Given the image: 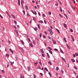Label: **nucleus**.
<instances>
[{
	"mask_svg": "<svg viewBox=\"0 0 78 78\" xmlns=\"http://www.w3.org/2000/svg\"><path fill=\"white\" fill-rule=\"evenodd\" d=\"M19 48H20V49L21 51H22L23 52L24 50L23 49V48L22 47H21L20 46H19Z\"/></svg>",
	"mask_w": 78,
	"mask_h": 78,
	"instance_id": "1",
	"label": "nucleus"
},
{
	"mask_svg": "<svg viewBox=\"0 0 78 78\" xmlns=\"http://www.w3.org/2000/svg\"><path fill=\"white\" fill-rule=\"evenodd\" d=\"M52 41L54 44H55L56 43V41H54V40H52Z\"/></svg>",
	"mask_w": 78,
	"mask_h": 78,
	"instance_id": "2",
	"label": "nucleus"
},
{
	"mask_svg": "<svg viewBox=\"0 0 78 78\" xmlns=\"http://www.w3.org/2000/svg\"><path fill=\"white\" fill-rule=\"evenodd\" d=\"M46 54H47V55L48 57V58H50V56L49 55L48 53V52H47Z\"/></svg>",
	"mask_w": 78,
	"mask_h": 78,
	"instance_id": "3",
	"label": "nucleus"
},
{
	"mask_svg": "<svg viewBox=\"0 0 78 78\" xmlns=\"http://www.w3.org/2000/svg\"><path fill=\"white\" fill-rule=\"evenodd\" d=\"M48 49H50V50L53 51V49H52V48H50V47H48Z\"/></svg>",
	"mask_w": 78,
	"mask_h": 78,
	"instance_id": "4",
	"label": "nucleus"
},
{
	"mask_svg": "<svg viewBox=\"0 0 78 78\" xmlns=\"http://www.w3.org/2000/svg\"><path fill=\"white\" fill-rule=\"evenodd\" d=\"M11 16L14 18V19L16 18V17H15V16L13 14H12Z\"/></svg>",
	"mask_w": 78,
	"mask_h": 78,
	"instance_id": "5",
	"label": "nucleus"
},
{
	"mask_svg": "<svg viewBox=\"0 0 78 78\" xmlns=\"http://www.w3.org/2000/svg\"><path fill=\"white\" fill-rule=\"evenodd\" d=\"M20 41L21 42V43H22V44H23V45H24V42H23V41L22 40H20Z\"/></svg>",
	"mask_w": 78,
	"mask_h": 78,
	"instance_id": "6",
	"label": "nucleus"
},
{
	"mask_svg": "<svg viewBox=\"0 0 78 78\" xmlns=\"http://www.w3.org/2000/svg\"><path fill=\"white\" fill-rule=\"evenodd\" d=\"M49 52L51 54H53V52H52V51H51V50H49Z\"/></svg>",
	"mask_w": 78,
	"mask_h": 78,
	"instance_id": "7",
	"label": "nucleus"
},
{
	"mask_svg": "<svg viewBox=\"0 0 78 78\" xmlns=\"http://www.w3.org/2000/svg\"><path fill=\"white\" fill-rule=\"evenodd\" d=\"M48 31H49V32H51L52 31V29H48Z\"/></svg>",
	"mask_w": 78,
	"mask_h": 78,
	"instance_id": "8",
	"label": "nucleus"
},
{
	"mask_svg": "<svg viewBox=\"0 0 78 78\" xmlns=\"http://www.w3.org/2000/svg\"><path fill=\"white\" fill-rule=\"evenodd\" d=\"M9 50L10 51V52L12 53H13V51L10 48H9Z\"/></svg>",
	"mask_w": 78,
	"mask_h": 78,
	"instance_id": "9",
	"label": "nucleus"
},
{
	"mask_svg": "<svg viewBox=\"0 0 78 78\" xmlns=\"http://www.w3.org/2000/svg\"><path fill=\"white\" fill-rule=\"evenodd\" d=\"M37 26L38 28L41 29V27L40 26V25L39 24H37Z\"/></svg>",
	"mask_w": 78,
	"mask_h": 78,
	"instance_id": "10",
	"label": "nucleus"
},
{
	"mask_svg": "<svg viewBox=\"0 0 78 78\" xmlns=\"http://www.w3.org/2000/svg\"><path fill=\"white\" fill-rule=\"evenodd\" d=\"M41 51V52L42 53H44V52L43 51V50L41 49H40Z\"/></svg>",
	"mask_w": 78,
	"mask_h": 78,
	"instance_id": "11",
	"label": "nucleus"
},
{
	"mask_svg": "<svg viewBox=\"0 0 78 78\" xmlns=\"http://www.w3.org/2000/svg\"><path fill=\"white\" fill-rule=\"evenodd\" d=\"M71 7H72V8L74 9V10H75V7H74V6H73V5H72L71 6Z\"/></svg>",
	"mask_w": 78,
	"mask_h": 78,
	"instance_id": "12",
	"label": "nucleus"
},
{
	"mask_svg": "<svg viewBox=\"0 0 78 78\" xmlns=\"http://www.w3.org/2000/svg\"><path fill=\"white\" fill-rule=\"evenodd\" d=\"M48 63L50 64V65L51 66V62L50 61H48Z\"/></svg>",
	"mask_w": 78,
	"mask_h": 78,
	"instance_id": "13",
	"label": "nucleus"
},
{
	"mask_svg": "<svg viewBox=\"0 0 78 78\" xmlns=\"http://www.w3.org/2000/svg\"><path fill=\"white\" fill-rule=\"evenodd\" d=\"M34 29L35 30L37 31V30H38V28L37 27L34 28Z\"/></svg>",
	"mask_w": 78,
	"mask_h": 78,
	"instance_id": "14",
	"label": "nucleus"
},
{
	"mask_svg": "<svg viewBox=\"0 0 78 78\" xmlns=\"http://www.w3.org/2000/svg\"><path fill=\"white\" fill-rule=\"evenodd\" d=\"M33 44H36V41H35L34 40V41H33Z\"/></svg>",
	"mask_w": 78,
	"mask_h": 78,
	"instance_id": "15",
	"label": "nucleus"
},
{
	"mask_svg": "<svg viewBox=\"0 0 78 78\" xmlns=\"http://www.w3.org/2000/svg\"><path fill=\"white\" fill-rule=\"evenodd\" d=\"M27 69H28V71H30V68L28 66L27 67Z\"/></svg>",
	"mask_w": 78,
	"mask_h": 78,
	"instance_id": "16",
	"label": "nucleus"
},
{
	"mask_svg": "<svg viewBox=\"0 0 78 78\" xmlns=\"http://www.w3.org/2000/svg\"><path fill=\"white\" fill-rule=\"evenodd\" d=\"M71 61L73 62H75V60L73 58L71 59Z\"/></svg>",
	"mask_w": 78,
	"mask_h": 78,
	"instance_id": "17",
	"label": "nucleus"
},
{
	"mask_svg": "<svg viewBox=\"0 0 78 78\" xmlns=\"http://www.w3.org/2000/svg\"><path fill=\"white\" fill-rule=\"evenodd\" d=\"M63 26H64V27H65L66 28V27H67V25H66V24H63Z\"/></svg>",
	"mask_w": 78,
	"mask_h": 78,
	"instance_id": "18",
	"label": "nucleus"
},
{
	"mask_svg": "<svg viewBox=\"0 0 78 78\" xmlns=\"http://www.w3.org/2000/svg\"><path fill=\"white\" fill-rule=\"evenodd\" d=\"M25 9L26 10H28V6L27 5H25Z\"/></svg>",
	"mask_w": 78,
	"mask_h": 78,
	"instance_id": "19",
	"label": "nucleus"
},
{
	"mask_svg": "<svg viewBox=\"0 0 78 78\" xmlns=\"http://www.w3.org/2000/svg\"><path fill=\"white\" fill-rule=\"evenodd\" d=\"M15 31L16 33V34H18V32L17 30H15Z\"/></svg>",
	"mask_w": 78,
	"mask_h": 78,
	"instance_id": "20",
	"label": "nucleus"
},
{
	"mask_svg": "<svg viewBox=\"0 0 78 78\" xmlns=\"http://www.w3.org/2000/svg\"><path fill=\"white\" fill-rule=\"evenodd\" d=\"M50 34L51 35H53V32L51 31L50 32Z\"/></svg>",
	"mask_w": 78,
	"mask_h": 78,
	"instance_id": "21",
	"label": "nucleus"
},
{
	"mask_svg": "<svg viewBox=\"0 0 78 78\" xmlns=\"http://www.w3.org/2000/svg\"><path fill=\"white\" fill-rule=\"evenodd\" d=\"M2 72L3 73H5V71L4 70H2Z\"/></svg>",
	"mask_w": 78,
	"mask_h": 78,
	"instance_id": "22",
	"label": "nucleus"
},
{
	"mask_svg": "<svg viewBox=\"0 0 78 78\" xmlns=\"http://www.w3.org/2000/svg\"><path fill=\"white\" fill-rule=\"evenodd\" d=\"M24 2V0H21V3L22 4Z\"/></svg>",
	"mask_w": 78,
	"mask_h": 78,
	"instance_id": "23",
	"label": "nucleus"
},
{
	"mask_svg": "<svg viewBox=\"0 0 78 78\" xmlns=\"http://www.w3.org/2000/svg\"><path fill=\"white\" fill-rule=\"evenodd\" d=\"M38 68L39 69H40L41 70V67H40V65H39V66H38Z\"/></svg>",
	"mask_w": 78,
	"mask_h": 78,
	"instance_id": "24",
	"label": "nucleus"
},
{
	"mask_svg": "<svg viewBox=\"0 0 78 78\" xmlns=\"http://www.w3.org/2000/svg\"><path fill=\"white\" fill-rule=\"evenodd\" d=\"M71 1H72L74 4H75L76 2H75V0H71Z\"/></svg>",
	"mask_w": 78,
	"mask_h": 78,
	"instance_id": "25",
	"label": "nucleus"
},
{
	"mask_svg": "<svg viewBox=\"0 0 78 78\" xmlns=\"http://www.w3.org/2000/svg\"><path fill=\"white\" fill-rule=\"evenodd\" d=\"M30 46L31 47V48L33 47V46L32 44H30Z\"/></svg>",
	"mask_w": 78,
	"mask_h": 78,
	"instance_id": "26",
	"label": "nucleus"
},
{
	"mask_svg": "<svg viewBox=\"0 0 78 78\" xmlns=\"http://www.w3.org/2000/svg\"><path fill=\"white\" fill-rule=\"evenodd\" d=\"M63 40H64V41H65V42H66V43L67 42V41L65 38H63Z\"/></svg>",
	"mask_w": 78,
	"mask_h": 78,
	"instance_id": "27",
	"label": "nucleus"
},
{
	"mask_svg": "<svg viewBox=\"0 0 78 78\" xmlns=\"http://www.w3.org/2000/svg\"><path fill=\"white\" fill-rule=\"evenodd\" d=\"M56 30H57V32L59 33H60V32L59 31V30H58V29H56Z\"/></svg>",
	"mask_w": 78,
	"mask_h": 78,
	"instance_id": "28",
	"label": "nucleus"
},
{
	"mask_svg": "<svg viewBox=\"0 0 78 78\" xmlns=\"http://www.w3.org/2000/svg\"><path fill=\"white\" fill-rule=\"evenodd\" d=\"M60 51H61V52L62 53H63V54H64V52L62 51V50H61V49H60Z\"/></svg>",
	"mask_w": 78,
	"mask_h": 78,
	"instance_id": "29",
	"label": "nucleus"
},
{
	"mask_svg": "<svg viewBox=\"0 0 78 78\" xmlns=\"http://www.w3.org/2000/svg\"><path fill=\"white\" fill-rule=\"evenodd\" d=\"M67 47L69 49H70V48L68 45H67Z\"/></svg>",
	"mask_w": 78,
	"mask_h": 78,
	"instance_id": "30",
	"label": "nucleus"
},
{
	"mask_svg": "<svg viewBox=\"0 0 78 78\" xmlns=\"http://www.w3.org/2000/svg\"><path fill=\"white\" fill-rule=\"evenodd\" d=\"M56 70L57 71L58 70H59V68H58V67H56Z\"/></svg>",
	"mask_w": 78,
	"mask_h": 78,
	"instance_id": "31",
	"label": "nucleus"
},
{
	"mask_svg": "<svg viewBox=\"0 0 78 78\" xmlns=\"http://www.w3.org/2000/svg\"><path fill=\"white\" fill-rule=\"evenodd\" d=\"M76 70H77V68L75 66H74L73 67Z\"/></svg>",
	"mask_w": 78,
	"mask_h": 78,
	"instance_id": "32",
	"label": "nucleus"
},
{
	"mask_svg": "<svg viewBox=\"0 0 78 78\" xmlns=\"http://www.w3.org/2000/svg\"><path fill=\"white\" fill-rule=\"evenodd\" d=\"M22 12L24 14H25V12L24 10H23Z\"/></svg>",
	"mask_w": 78,
	"mask_h": 78,
	"instance_id": "33",
	"label": "nucleus"
},
{
	"mask_svg": "<svg viewBox=\"0 0 78 78\" xmlns=\"http://www.w3.org/2000/svg\"><path fill=\"white\" fill-rule=\"evenodd\" d=\"M27 39L28 41H29V42H31V40H30V38H27Z\"/></svg>",
	"mask_w": 78,
	"mask_h": 78,
	"instance_id": "34",
	"label": "nucleus"
},
{
	"mask_svg": "<svg viewBox=\"0 0 78 78\" xmlns=\"http://www.w3.org/2000/svg\"><path fill=\"white\" fill-rule=\"evenodd\" d=\"M75 55L76 56H78V54H77V53H76V52L75 53Z\"/></svg>",
	"mask_w": 78,
	"mask_h": 78,
	"instance_id": "35",
	"label": "nucleus"
},
{
	"mask_svg": "<svg viewBox=\"0 0 78 78\" xmlns=\"http://www.w3.org/2000/svg\"><path fill=\"white\" fill-rule=\"evenodd\" d=\"M14 22L15 24L16 25H17V22H16L15 20L14 21Z\"/></svg>",
	"mask_w": 78,
	"mask_h": 78,
	"instance_id": "36",
	"label": "nucleus"
},
{
	"mask_svg": "<svg viewBox=\"0 0 78 78\" xmlns=\"http://www.w3.org/2000/svg\"><path fill=\"white\" fill-rule=\"evenodd\" d=\"M44 23L45 24H47V22H46V21L45 20H44Z\"/></svg>",
	"mask_w": 78,
	"mask_h": 78,
	"instance_id": "37",
	"label": "nucleus"
},
{
	"mask_svg": "<svg viewBox=\"0 0 78 78\" xmlns=\"http://www.w3.org/2000/svg\"><path fill=\"white\" fill-rule=\"evenodd\" d=\"M54 50L57 51H58V50L57 48H55Z\"/></svg>",
	"mask_w": 78,
	"mask_h": 78,
	"instance_id": "38",
	"label": "nucleus"
},
{
	"mask_svg": "<svg viewBox=\"0 0 78 78\" xmlns=\"http://www.w3.org/2000/svg\"><path fill=\"white\" fill-rule=\"evenodd\" d=\"M61 72L62 73V74H64V72L63 70H61Z\"/></svg>",
	"mask_w": 78,
	"mask_h": 78,
	"instance_id": "39",
	"label": "nucleus"
},
{
	"mask_svg": "<svg viewBox=\"0 0 78 78\" xmlns=\"http://www.w3.org/2000/svg\"><path fill=\"white\" fill-rule=\"evenodd\" d=\"M20 78H24V77L22 76H21H21H20Z\"/></svg>",
	"mask_w": 78,
	"mask_h": 78,
	"instance_id": "40",
	"label": "nucleus"
},
{
	"mask_svg": "<svg viewBox=\"0 0 78 78\" xmlns=\"http://www.w3.org/2000/svg\"><path fill=\"white\" fill-rule=\"evenodd\" d=\"M44 33L46 34H48V33L47 32H46L45 31H44Z\"/></svg>",
	"mask_w": 78,
	"mask_h": 78,
	"instance_id": "41",
	"label": "nucleus"
},
{
	"mask_svg": "<svg viewBox=\"0 0 78 78\" xmlns=\"http://www.w3.org/2000/svg\"><path fill=\"white\" fill-rule=\"evenodd\" d=\"M40 22L41 24L43 23V21H40Z\"/></svg>",
	"mask_w": 78,
	"mask_h": 78,
	"instance_id": "42",
	"label": "nucleus"
},
{
	"mask_svg": "<svg viewBox=\"0 0 78 78\" xmlns=\"http://www.w3.org/2000/svg\"><path fill=\"white\" fill-rule=\"evenodd\" d=\"M60 11L61 12H62V9L61 7H60Z\"/></svg>",
	"mask_w": 78,
	"mask_h": 78,
	"instance_id": "43",
	"label": "nucleus"
},
{
	"mask_svg": "<svg viewBox=\"0 0 78 78\" xmlns=\"http://www.w3.org/2000/svg\"><path fill=\"white\" fill-rule=\"evenodd\" d=\"M43 37L44 38H46L45 36L44 35H43Z\"/></svg>",
	"mask_w": 78,
	"mask_h": 78,
	"instance_id": "44",
	"label": "nucleus"
},
{
	"mask_svg": "<svg viewBox=\"0 0 78 78\" xmlns=\"http://www.w3.org/2000/svg\"><path fill=\"white\" fill-rule=\"evenodd\" d=\"M27 16H30V14H29L28 13H27Z\"/></svg>",
	"mask_w": 78,
	"mask_h": 78,
	"instance_id": "45",
	"label": "nucleus"
},
{
	"mask_svg": "<svg viewBox=\"0 0 78 78\" xmlns=\"http://www.w3.org/2000/svg\"><path fill=\"white\" fill-rule=\"evenodd\" d=\"M40 74L41 76H43V74L42 73H40Z\"/></svg>",
	"mask_w": 78,
	"mask_h": 78,
	"instance_id": "46",
	"label": "nucleus"
},
{
	"mask_svg": "<svg viewBox=\"0 0 78 78\" xmlns=\"http://www.w3.org/2000/svg\"><path fill=\"white\" fill-rule=\"evenodd\" d=\"M34 78H36V75L35 74H34Z\"/></svg>",
	"mask_w": 78,
	"mask_h": 78,
	"instance_id": "47",
	"label": "nucleus"
},
{
	"mask_svg": "<svg viewBox=\"0 0 78 78\" xmlns=\"http://www.w3.org/2000/svg\"><path fill=\"white\" fill-rule=\"evenodd\" d=\"M31 12L34 14H35L34 13V11L32 10H31Z\"/></svg>",
	"mask_w": 78,
	"mask_h": 78,
	"instance_id": "48",
	"label": "nucleus"
},
{
	"mask_svg": "<svg viewBox=\"0 0 78 78\" xmlns=\"http://www.w3.org/2000/svg\"><path fill=\"white\" fill-rule=\"evenodd\" d=\"M6 13L8 16H9V13L8 12H6Z\"/></svg>",
	"mask_w": 78,
	"mask_h": 78,
	"instance_id": "49",
	"label": "nucleus"
},
{
	"mask_svg": "<svg viewBox=\"0 0 78 78\" xmlns=\"http://www.w3.org/2000/svg\"><path fill=\"white\" fill-rule=\"evenodd\" d=\"M34 8L35 9H37V6H34Z\"/></svg>",
	"mask_w": 78,
	"mask_h": 78,
	"instance_id": "50",
	"label": "nucleus"
},
{
	"mask_svg": "<svg viewBox=\"0 0 78 78\" xmlns=\"http://www.w3.org/2000/svg\"><path fill=\"white\" fill-rule=\"evenodd\" d=\"M68 13L70 14H71V12L69 11V10L68 11Z\"/></svg>",
	"mask_w": 78,
	"mask_h": 78,
	"instance_id": "51",
	"label": "nucleus"
},
{
	"mask_svg": "<svg viewBox=\"0 0 78 78\" xmlns=\"http://www.w3.org/2000/svg\"><path fill=\"white\" fill-rule=\"evenodd\" d=\"M10 62V63H11V65H12V64H13V63H12V62Z\"/></svg>",
	"mask_w": 78,
	"mask_h": 78,
	"instance_id": "52",
	"label": "nucleus"
},
{
	"mask_svg": "<svg viewBox=\"0 0 78 78\" xmlns=\"http://www.w3.org/2000/svg\"><path fill=\"white\" fill-rule=\"evenodd\" d=\"M15 58L17 60H18V58H17L16 57H15Z\"/></svg>",
	"mask_w": 78,
	"mask_h": 78,
	"instance_id": "53",
	"label": "nucleus"
},
{
	"mask_svg": "<svg viewBox=\"0 0 78 78\" xmlns=\"http://www.w3.org/2000/svg\"><path fill=\"white\" fill-rule=\"evenodd\" d=\"M42 56H43V57H45V56L44 55V54H42Z\"/></svg>",
	"mask_w": 78,
	"mask_h": 78,
	"instance_id": "54",
	"label": "nucleus"
},
{
	"mask_svg": "<svg viewBox=\"0 0 78 78\" xmlns=\"http://www.w3.org/2000/svg\"><path fill=\"white\" fill-rule=\"evenodd\" d=\"M48 14H49V15H51V12H48Z\"/></svg>",
	"mask_w": 78,
	"mask_h": 78,
	"instance_id": "55",
	"label": "nucleus"
},
{
	"mask_svg": "<svg viewBox=\"0 0 78 78\" xmlns=\"http://www.w3.org/2000/svg\"><path fill=\"white\" fill-rule=\"evenodd\" d=\"M6 56H7V57H9V55H8V54H7L6 55Z\"/></svg>",
	"mask_w": 78,
	"mask_h": 78,
	"instance_id": "56",
	"label": "nucleus"
},
{
	"mask_svg": "<svg viewBox=\"0 0 78 78\" xmlns=\"http://www.w3.org/2000/svg\"><path fill=\"white\" fill-rule=\"evenodd\" d=\"M48 38L49 39H51V37H50V36L48 37Z\"/></svg>",
	"mask_w": 78,
	"mask_h": 78,
	"instance_id": "57",
	"label": "nucleus"
},
{
	"mask_svg": "<svg viewBox=\"0 0 78 78\" xmlns=\"http://www.w3.org/2000/svg\"><path fill=\"white\" fill-rule=\"evenodd\" d=\"M40 37H42V34L41 33V34H40Z\"/></svg>",
	"mask_w": 78,
	"mask_h": 78,
	"instance_id": "58",
	"label": "nucleus"
},
{
	"mask_svg": "<svg viewBox=\"0 0 78 78\" xmlns=\"http://www.w3.org/2000/svg\"><path fill=\"white\" fill-rule=\"evenodd\" d=\"M43 17H44L45 16V15L44 14H43Z\"/></svg>",
	"mask_w": 78,
	"mask_h": 78,
	"instance_id": "59",
	"label": "nucleus"
},
{
	"mask_svg": "<svg viewBox=\"0 0 78 78\" xmlns=\"http://www.w3.org/2000/svg\"><path fill=\"white\" fill-rule=\"evenodd\" d=\"M73 56L74 57H75V54H73Z\"/></svg>",
	"mask_w": 78,
	"mask_h": 78,
	"instance_id": "60",
	"label": "nucleus"
},
{
	"mask_svg": "<svg viewBox=\"0 0 78 78\" xmlns=\"http://www.w3.org/2000/svg\"><path fill=\"white\" fill-rule=\"evenodd\" d=\"M33 19L34 21H36V19L34 18H33Z\"/></svg>",
	"mask_w": 78,
	"mask_h": 78,
	"instance_id": "61",
	"label": "nucleus"
},
{
	"mask_svg": "<svg viewBox=\"0 0 78 78\" xmlns=\"http://www.w3.org/2000/svg\"><path fill=\"white\" fill-rule=\"evenodd\" d=\"M17 28H19L20 27L19 26V25H17Z\"/></svg>",
	"mask_w": 78,
	"mask_h": 78,
	"instance_id": "62",
	"label": "nucleus"
},
{
	"mask_svg": "<svg viewBox=\"0 0 78 78\" xmlns=\"http://www.w3.org/2000/svg\"><path fill=\"white\" fill-rule=\"evenodd\" d=\"M70 31L72 32H73V30H72V29H70Z\"/></svg>",
	"mask_w": 78,
	"mask_h": 78,
	"instance_id": "63",
	"label": "nucleus"
},
{
	"mask_svg": "<svg viewBox=\"0 0 78 78\" xmlns=\"http://www.w3.org/2000/svg\"><path fill=\"white\" fill-rule=\"evenodd\" d=\"M38 14L39 15V16H41V14L40 12L38 13Z\"/></svg>",
	"mask_w": 78,
	"mask_h": 78,
	"instance_id": "64",
	"label": "nucleus"
}]
</instances>
